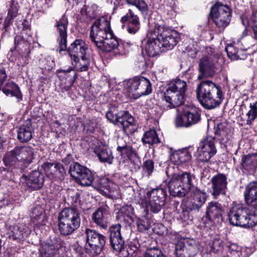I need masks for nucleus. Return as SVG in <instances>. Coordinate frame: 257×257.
<instances>
[{
	"mask_svg": "<svg viewBox=\"0 0 257 257\" xmlns=\"http://www.w3.org/2000/svg\"><path fill=\"white\" fill-rule=\"evenodd\" d=\"M144 257H165L162 251L157 248L148 249L144 255Z\"/></svg>",
	"mask_w": 257,
	"mask_h": 257,
	"instance_id": "obj_53",
	"label": "nucleus"
},
{
	"mask_svg": "<svg viewBox=\"0 0 257 257\" xmlns=\"http://www.w3.org/2000/svg\"><path fill=\"white\" fill-rule=\"evenodd\" d=\"M95 184L96 185L93 186L98 188H104L110 192H114L117 186L108 178L103 177L100 179L96 178Z\"/></svg>",
	"mask_w": 257,
	"mask_h": 257,
	"instance_id": "obj_40",
	"label": "nucleus"
},
{
	"mask_svg": "<svg viewBox=\"0 0 257 257\" xmlns=\"http://www.w3.org/2000/svg\"><path fill=\"white\" fill-rule=\"evenodd\" d=\"M189 192L190 193V209L192 210H199L207 199L206 193L197 187L193 188Z\"/></svg>",
	"mask_w": 257,
	"mask_h": 257,
	"instance_id": "obj_24",
	"label": "nucleus"
},
{
	"mask_svg": "<svg viewBox=\"0 0 257 257\" xmlns=\"http://www.w3.org/2000/svg\"><path fill=\"white\" fill-rule=\"evenodd\" d=\"M27 185L34 190L41 189L44 184V176L39 171H33L28 176H24Z\"/></svg>",
	"mask_w": 257,
	"mask_h": 257,
	"instance_id": "obj_26",
	"label": "nucleus"
},
{
	"mask_svg": "<svg viewBox=\"0 0 257 257\" xmlns=\"http://www.w3.org/2000/svg\"><path fill=\"white\" fill-rule=\"evenodd\" d=\"M228 251L226 253H228L231 257H240L241 255L239 247L234 243L230 244L227 246Z\"/></svg>",
	"mask_w": 257,
	"mask_h": 257,
	"instance_id": "obj_52",
	"label": "nucleus"
},
{
	"mask_svg": "<svg viewBox=\"0 0 257 257\" xmlns=\"http://www.w3.org/2000/svg\"><path fill=\"white\" fill-rule=\"evenodd\" d=\"M210 15L216 27L223 30L231 21V11L227 5L218 2L212 7Z\"/></svg>",
	"mask_w": 257,
	"mask_h": 257,
	"instance_id": "obj_11",
	"label": "nucleus"
},
{
	"mask_svg": "<svg viewBox=\"0 0 257 257\" xmlns=\"http://www.w3.org/2000/svg\"><path fill=\"white\" fill-rule=\"evenodd\" d=\"M68 25V20L65 14L56 22V31L58 34L57 40L59 44V51L67 50L71 60H77L78 58L88 54V48L85 43L81 39H76L67 48Z\"/></svg>",
	"mask_w": 257,
	"mask_h": 257,
	"instance_id": "obj_2",
	"label": "nucleus"
},
{
	"mask_svg": "<svg viewBox=\"0 0 257 257\" xmlns=\"http://www.w3.org/2000/svg\"><path fill=\"white\" fill-rule=\"evenodd\" d=\"M249 107V109L246 113V118L242 119L244 124L247 125H251L252 122L257 117V101L250 103Z\"/></svg>",
	"mask_w": 257,
	"mask_h": 257,
	"instance_id": "obj_43",
	"label": "nucleus"
},
{
	"mask_svg": "<svg viewBox=\"0 0 257 257\" xmlns=\"http://www.w3.org/2000/svg\"><path fill=\"white\" fill-rule=\"evenodd\" d=\"M42 168L45 172L46 176L51 179H58L63 180L66 175V171L63 166L60 163H44Z\"/></svg>",
	"mask_w": 257,
	"mask_h": 257,
	"instance_id": "obj_19",
	"label": "nucleus"
},
{
	"mask_svg": "<svg viewBox=\"0 0 257 257\" xmlns=\"http://www.w3.org/2000/svg\"><path fill=\"white\" fill-rule=\"evenodd\" d=\"M18 3L14 0L10 2V4L8 8V17L14 19L18 15Z\"/></svg>",
	"mask_w": 257,
	"mask_h": 257,
	"instance_id": "obj_48",
	"label": "nucleus"
},
{
	"mask_svg": "<svg viewBox=\"0 0 257 257\" xmlns=\"http://www.w3.org/2000/svg\"><path fill=\"white\" fill-rule=\"evenodd\" d=\"M230 133V127L226 122H222L217 124L215 128V137L221 144H224L228 141V134Z\"/></svg>",
	"mask_w": 257,
	"mask_h": 257,
	"instance_id": "obj_35",
	"label": "nucleus"
},
{
	"mask_svg": "<svg viewBox=\"0 0 257 257\" xmlns=\"http://www.w3.org/2000/svg\"><path fill=\"white\" fill-rule=\"evenodd\" d=\"M209 246L210 252L217 253L222 250L223 247V242L219 236H216L210 242Z\"/></svg>",
	"mask_w": 257,
	"mask_h": 257,
	"instance_id": "obj_45",
	"label": "nucleus"
},
{
	"mask_svg": "<svg viewBox=\"0 0 257 257\" xmlns=\"http://www.w3.org/2000/svg\"><path fill=\"white\" fill-rule=\"evenodd\" d=\"M13 19L10 18L8 16L6 17L5 20L4 21L3 24V30H5V32H7L9 31V28L12 24L13 22Z\"/></svg>",
	"mask_w": 257,
	"mask_h": 257,
	"instance_id": "obj_63",
	"label": "nucleus"
},
{
	"mask_svg": "<svg viewBox=\"0 0 257 257\" xmlns=\"http://www.w3.org/2000/svg\"><path fill=\"white\" fill-rule=\"evenodd\" d=\"M241 20L242 25L243 26H244L245 27H246L248 26H251L250 20L249 21L248 18L246 17H245V16H242L241 17Z\"/></svg>",
	"mask_w": 257,
	"mask_h": 257,
	"instance_id": "obj_64",
	"label": "nucleus"
},
{
	"mask_svg": "<svg viewBox=\"0 0 257 257\" xmlns=\"http://www.w3.org/2000/svg\"><path fill=\"white\" fill-rule=\"evenodd\" d=\"M212 195L217 197L220 194H224L227 188V178L226 175L218 173L213 176L211 180Z\"/></svg>",
	"mask_w": 257,
	"mask_h": 257,
	"instance_id": "obj_23",
	"label": "nucleus"
},
{
	"mask_svg": "<svg viewBox=\"0 0 257 257\" xmlns=\"http://www.w3.org/2000/svg\"><path fill=\"white\" fill-rule=\"evenodd\" d=\"M94 152L98 157L100 162L107 163L109 164H112L113 156L111 151L109 149L104 147H98L95 149Z\"/></svg>",
	"mask_w": 257,
	"mask_h": 257,
	"instance_id": "obj_36",
	"label": "nucleus"
},
{
	"mask_svg": "<svg viewBox=\"0 0 257 257\" xmlns=\"http://www.w3.org/2000/svg\"><path fill=\"white\" fill-rule=\"evenodd\" d=\"M187 83L185 81L180 79L172 80L168 85L164 94V99L168 104L166 109L179 106L185 102Z\"/></svg>",
	"mask_w": 257,
	"mask_h": 257,
	"instance_id": "obj_6",
	"label": "nucleus"
},
{
	"mask_svg": "<svg viewBox=\"0 0 257 257\" xmlns=\"http://www.w3.org/2000/svg\"><path fill=\"white\" fill-rule=\"evenodd\" d=\"M3 161L5 165L8 167L19 168V160L15 153L14 149L8 152L5 155Z\"/></svg>",
	"mask_w": 257,
	"mask_h": 257,
	"instance_id": "obj_37",
	"label": "nucleus"
},
{
	"mask_svg": "<svg viewBox=\"0 0 257 257\" xmlns=\"http://www.w3.org/2000/svg\"><path fill=\"white\" fill-rule=\"evenodd\" d=\"M154 168V163L152 160L149 159L145 161L143 165V170L147 174L148 176H150L153 172Z\"/></svg>",
	"mask_w": 257,
	"mask_h": 257,
	"instance_id": "obj_54",
	"label": "nucleus"
},
{
	"mask_svg": "<svg viewBox=\"0 0 257 257\" xmlns=\"http://www.w3.org/2000/svg\"><path fill=\"white\" fill-rule=\"evenodd\" d=\"M199 68L200 75L198 76V79L199 80L213 76L216 68L212 57L206 56L203 57L200 60Z\"/></svg>",
	"mask_w": 257,
	"mask_h": 257,
	"instance_id": "obj_21",
	"label": "nucleus"
},
{
	"mask_svg": "<svg viewBox=\"0 0 257 257\" xmlns=\"http://www.w3.org/2000/svg\"><path fill=\"white\" fill-rule=\"evenodd\" d=\"M146 50L150 57H155L162 52L172 50L177 44L179 38L174 31L159 26L147 34Z\"/></svg>",
	"mask_w": 257,
	"mask_h": 257,
	"instance_id": "obj_1",
	"label": "nucleus"
},
{
	"mask_svg": "<svg viewBox=\"0 0 257 257\" xmlns=\"http://www.w3.org/2000/svg\"><path fill=\"white\" fill-rule=\"evenodd\" d=\"M116 151L121 157L127 158L132 157L133 155H135L136 152L131 146L126 144L122 145H118Z\"/></svg>",
	"mask_w": 257,
	"mask_h": 257,
	"instance_id": "obj_44",
	"label": "nucleus"
},
{
	"mask_svg": "<svg viewBox=\"0 0 257 257\" xmlns=\"http://www.w3.org/2000/svg\"><path fill=\"white\" fill-rule=\"evenodd\" d=\"M80 214L76 208H65L58 216V227L60 233L68 235L76 230L80 224Z\"/></svg>",
	"mask_w": 257,
	"mask_h": 257,
	"instance_id": "obj_7",
	"label": "nucleus"
},
{
	"mask_svg": "<svg viewBox=\"0 0 257 257\" xmlns=\"http://www.w3.org/2000/svg\"><path fill=\"white\" fill-rule=\"evenodd\" d=\"M247 35L246 29L243 32L241 38L237 40V42H234L233 44L228 45L225 48L228 57L231 60L244 59L245 56L242 53V48L240 46V40L243 36Z\"/></svg>",
	"mask_w": 257,
	"mask_h": 257,
	"instance_id": "obj_28",
	"label": "nucleus"
},
{
	"mask_svg": "<svg viewBox=\"0 0 257 257\" xmlns=\"http://www.w3.org/2000/svg\"><path fill=\"white\" fill-rule=\"evenodd\" d=\"M201 119L200 114L194 109L185 110L183 115L178 114L175 118L177 127H189L198 123Z\"/></svg>",
	"mask_w": 257,
	"mask_h": 257,
	"instance_id": "obj_15",
	"label": "nucleus"
},
{
	"mask_svg": "<svg viewBox=\"0 0 257 257\" xmlns=\"http://www.w3.org/2000/svg\"><path fill=\"white\" fill-rule=\"evenodd\" d=\"M86 167L81 165L78 163L71 164L69 168V173L76 181L78 183L84 172L87 170Z\"/></svg>",
	"mask_w": 257,
	"mask_h": 257,
	"instance_id": "obj_38",
	"label": "nucleus"
},
{
	"mask_svg": "<svg viewBox=\"0 0 257 257\" xmlns=\"http://www.w3.org/2000/svg\"><path fill=\"white\" fill-rule=\"evenodd\" d=\"M116 219L125 226H130L133 222L134 208L131 205H124L115 209Z\"/></svg>",
	"mask_w": 257,
	"mask_h": 257,
	"instance_id": "obj_22",
	"label": "nucleus"
},
{
	"mask_svg": "<svg viewBox=\"0 0 257 257\" xmlns=\"http://www.w3.org/2000/svg\"><path fill=\"white\" fill-rule=\"evenodd\" d=\"M138 229L139 231L144 232L148 230L150 227V222L148 218L144 215L139 217L137 221Z\"/></svg>",
	"mask_w": 257,
	"mask_h": 257,
	"instance_id": "obj_46",
	"label": "nucleus"
},
{
	"mask_svg": "<svg viewBox=\"0 0 257 257\" xmlns=\"http://www.w3.org/2000/svg\"><path fill=\"white\" fill-rule=\"evenodd\" d=\"M31 232V228L29 224L19 223L8 226L7 233L11 239L19 242L27 237Z\"/></svg>",
	"mask_w": 257,
	"mask_h": 257,
	"instance_id": "obj_17",
	"label": "nucleus"
},
{
	"mask_svg": "<svg viewBox=\"0 0 257 257\" xmlns=\"http://www.w3.org/2000/svg\"><path fill=\"white\" fill-rule=\"evenodd\" d=\"M230 223L234 226L250 228L257 224V211L242 204L233 205L228 213Z\"/></svg>",
	"mask_w": 257,
	"mask_h": 257,
	"instance_id": "obj_4",
	"label": "nucleus"
},
{
	"mask_svg": "<svg viewBox=\"0 0 257 257\" xmlns=\"http://www.w3.org/2000/svg\"><path fill=\"white\" fill-rule=\"evenodd\" d=\"M128 95L134 99L150 94L152 92L150 81L143 76H137L126 82Z\"/></svg>",
	"mask_w": 257,
	"mask_h": 257,
	"instance_id": "obj_9",
	"label": "nucleus"
},
{
	"mask_svg": "<svg viewBox=\"0 0 257 257\" xmlns=\"http://www.w3.org/2000/svg\"><path fill=\"white\" fill-rule=\"evenodd\" d=\"M244 196L247 205L257 207V182H250L246 186Z\"/></svg>",
	"mask_w": 257,
	"mask_h": 257,
	"instance_id": "obj_30",
	"label": "nucleus"
},
{
	"mask_svg": "<svg viewBox=\"0 0 257 257\" xmlns=\"http://www.w3.org/2000/svg\"><path fill=\"white\" fill-rule=\"evenodd\" d=\"M35 3L39 11H42L46 8V0H36Z\"/></svg>",
	"mask_w": 257,
	"mask_h": 257,
	"instance_id": "obj_62",
	"label": "nucleus"
},
{
	"mask_svg": "<svg viewBox=\"0 0 257 257\" xmlns=\"http://www.w3.org/2000/svg\"><path fill=\"white\" fill-rule=\"evenodd\" d=\"M250 24L252 29V38L257 40V10L253 11L250 17Z\"/></svg>",
	"mask_w": 257,
	"mask_h": 257,
	"instance_id": "obj_51",
	"label": "nucleus"
},
{
	"mask_svg": "<svg viewBox=\"0 0 257 257\" xmlns=\"http://www.w3.org/2000/svg\"><path fill=\"white\" fill-rule=\"evenodd\" d=\"M85 233L86 235V242L92 248H94L96 253L101 252L105 243L106 237L97 231L87 228Z\"/></svg>",
	"mask_w": 257,
	"mask_h": 257,
	"instance_id": "obj_16",
	"label": "nucleus"
},
{
	"mask_svg": "<svg viewBox=\"0 0 257 257\" xmlns=\"http://www.w3.org/2000/svg\"><path fill=\"white\" fill-rule=\"evenodd\" d=\"M222 206L216 201H211L206 208V217L213 223H218L221 219Z\"/></svg>",
	"mask_w": 257,
	"mask_h": 257,
	"instance_id": "obj_25",
	"label": "nucleus"
},
{
	"mask_svg": "<svg viewBox=\"0 0 257 257\" xmlns=\"http://www.w3.org/2000/svg\"><path fill=\"white\" fill-rule=\"evenodd\" d=\"M189 148H185L182 150L174 151L170 156V160L175 164L187 162L192 158L191 153L189 151Z\"/></svg>",
	"mask_w": 257,
	"mask_h": 257,
	"instance_id": "obj_32",
	"label": "nucleus"
},
{
	"mask_svg": "<svg viewBox=\"0 0 257 257\" xmlns=\"http://www.w3.org/2000/svg\"><path fill=\"white\" fill-rule=\"evenodd\" d=\"M31 218L34 226H40L46 225L47 217L45 213L38 216H36V217H32Z\"/></svg>",
	"mask_w": 257,
	"mask_h": 257,
	"instance_id": "obj_55",
	"label": "nucleus"
},
{
	"mask_svg": "<svg viewBox=\"0 0 257 257\" xmlns=\"http://www.w3.org/2000/svg\"><path fill=\"white\" fill-rule=\"evenodd\" d=\"M198 251V246L193 240H180L175 244L176 257H195Z\"/></svg>",
	"mask_w": 257,
	"mask_h": 257,
	"instance_id": "obj_14",
	"label": "nucleus"
},
{
	"mask_svg": "<svg viewBox=\"0 0 257 257\" xmlns=\"http://www.w3.org/2000/svg\"><path fill=\"white\" fill-rule=\"evenodd\" d=\"M135 6L141 12L142 14L148 12L149 7L145 0H138Z\"/></svg>",
	"mask_w": 257,
	"mask_h": 257,
	"instance_id": "obj_58",
	"label": "nucleus"
},
{
	"mask_svg": "<svg viewBox=\"0 0 257 257\" xmlns=\"http://www.w3.org/2000/svg\"><path fill=\"white\" fill-rule=\"evenodd\" d=\"M129 21H140L138 16L131 9H129L126 15L121 18V22L123 23Z\"/></svg>",
	"mask_w": 257,
	"mask_h": 257,
	"instance_id": "obj_56",
	"label": "nucleus"
},
{
	"mask_svg": "<svg viewBox=\"0 0 257 257\" xmlns=\"http://www.w3.org/2000/svg\"><path fill=\"white\" fill-rule=\"evenodd\" d=\"M97 47L102 51L110 52L117 48L120 50L121 46L112 32L111 37H107Z\"/></svg>",
	"mask_w": 257,
	"mask_h": 257,
	"instance_id": "obj_33",
	"label": "nucleus"
},
{
	"mask_svg": "<svg viewBox=\"0 0 257 257\" xmlns=\"http://www.w3.org/2000/svg\"><path fill=\"white\" fill-rule=\"evenodd\" d=\"M140 27V21H129L126 26V30L130 34H135L139 31Z\"/></svg>",
	"mask_w": 257,
	"mask_h": 257,
	"instance_id": "obj_50",
	"label": "nucleus"
},
{
	"mask_svg": "<svg viewBox=\"0 0 257 257\" xmlns=\"http://www.w3.org/2000/svg\"><path fill=\"white\" fill-rule=\"evenodd\" d=\"M106 117L110 122L122 129L125 133L133 134L136 131L135 120L128 111L116 112L114 107H111L106 113Z\"/></svg>",
	"mask_w": 257,
	"mask_h": 257,
	"instance_id": "obj_8",
	"label": "nucleus"
},
{
	"mask_svg": "<svg viewBox=\"0 0 257 257\" xmlns=\"http://www.w3.org/2000/svg\"><path fill=\"white\" fill-rule=\"evenodd\" d=\"M45 214L44 210L43 208H42L40 206H37L34 208H32L31 212V217H36V216L42 215Z\"/></svg>",
	"mask_w": 257,
	"mask_h": 257,
	"instance_id": "obj_59",
	"label": "nucleus"
},
{
	"mask_svg": "<svg viewBox=\"0 0 257 257\" xmlns=\"http://www.w3.org/2000/svg\"><path fill=\"white\" fill-rule=\"evenodd\" d=\"M34 132L31 122H26L17 130V138L21 143H27L32 139Z\"/></svg>",
	"mask_w": 257,
	"mask_h": 257,
	"instance_id": "obj_31",
	"label": "nucleus"
},
{
	"mask_svg": "<svg viewBox=\"0 0 257 257\" xmlns=\"http://www.w3.org/2000/svg\"><path fill=\"white\" fill-rule=\"evenodd\" d=\"M112 30L107 18L102 17L97 19L91 27L90 38L97 47L107 37H111Z\"/></svg>",
	"mask_w": 257,
	"mask_h": 257,
	"instance_id": "obj_10",
	"label": "nucleus"
},
{
	"mask_svg": "<svg viewBox=\"0 0 257 257\" xmlns=\"http://www.w3.org/2000/svg\"><path fill=\"white\" fill-rule=\"evenodd\" d=\"M2 91L7 96H11L17 98L18 101H21L23 95L19 86L12 81L7 82L2 87Z\"/></svg>",
	"mask_w": 257,
	"mask_h": 257,
	"instance_id": "obj_34",
	"label": "nucleus"
},
{
	"mask_svg": "<svg viewBox=\"0 0 257 257\" xmlns=\"http://www.w3.org/2000/svg\"><path fill=\"white\" fill-rule=\"evenodd\" d=\"M53 248H54V247L52 246L51 244H43L39 249L41 256L51 257L55 255V253Z\"/></svg>",
	"mask_w": 257,
	"mask_h": 257,
	"instance_id": "obj_47",
	"label": "nucleus"
},
{
	"mask_svg": "<svg viewBox=\"0 0 257 257\" xmlns=\"http://www.w3.org/2000/svg\"><path fill=\"white\" fill-rule=\"evenodd\" d=\"M95 180V173H93L90 170L88 169L84 172L78 183L82 186H96Z\"/></svg>",
	"mask_w": 257,
	"mask_h": 257,
	"instance_id": "obj_42",
	"label": "nucleus"
},
{
	"mask_svg": "<svg viewBox=\"0 0 257 257\" xmlns=\"http://www.w3.org/2000/svg\"><path fill=\"white\" fill-rule=\"evenodd\" d=\"M195 176L188 172L175 173L168 183L170 194L173 197H183L195 188Z\"/></svg>",
	"mask_w": 257,
	"mask_h": 257,
	"instance_id": "obj_5",
	"label": "nucleus"
},
{
	"mask_svg": "<svg viewBox=\"0 0 257 257\" xmlns=\"http://www.w3.org/2000/svg\"><path fill=\"white\" fill-rule=\"evenodd\" d=\"M142 141L143 144L150 145H153L160 143L157 133L154 129H151L146 132L142 138Z\"/></svg>",
	"mask_w": 257,
	"mask_h": 257,
	"instance_id": "obj_39",
	"label": "nucleus"
},
{
	"mask_svg": "<svg viewBox=\"0 0 257 257\" xmlns=\"http://www.w3.org/2000/svg\"><path fill=\"white\" fill-rule=\"evenodd\" d=\"M120 230V223L113 225L109 228L110 244L117 252L121 251L124 245V240L121 235Z\"/></svg>",
	"mask_w": 257,
	"mask_h": 257,
	"instance_id": "obj_18",
	"label": "nucleus"
},
{
	"mask_svg": "<svg viewBox=\"0 0 257 257\" xmlns=\"http://www.w3.org/2000/svg\"><path fill=\"white\" fill-rule=\"evenodd\" d=\"M81 15L86 16L87 18L93 19L96 16L95 7L94 6H84L80 10Z\"/></svg>",
	"mask_w": 257,
	"mask_h": 257,
	"instance_id": "obj_49",
	"label": "nucleus"
},
{
	"mask_svg": "<svg viewBox=\"0 0 257 257\" xmlns=\"http://www.w3.org/2000/svg\"><path fill=\"white\" fill-rule=\"evenodd\" d=\"M110 215V208L106 204L99 206L93 213L92 219L93 221L100 227L105 229L107 226L108 219Z\"/></svg>",
	"mask_w": 257,
	"mask_h": 257,
	"instance_id": "obj_20",
	"label": "nucleus"
},
{
	"mask_svg": "<svg viewBox=\"0 0 257 257\" xmlns=\"http://www.w3.org/2000/svg\"><path fill=\"white\" fill-rule=\"evenodd\" d=\"M215 143V137H206L201 141L197 148V160L202 162H208L217 153Z\"/></svg>",
	"mask_w": 257,
	"mask_h": 257,
	"instance_id": "obj_12",
	"label": "nucleus"
},
{
	"mask_svg": "<svg viewBox=\"0 0 257 257\" xmlns=\"http://www.w3.org/2000/svg\"><path fill=\"white\" fill-rule=\"evenodd\" d=\"M167 192L163 188H158L147 193L148 208L153 213H158L165 204Z\"/></svg>",
	"mask_w": 257,
	"mask_h": 257,
	"instance_id": "obj_13",
	"label": "nucleus"
},
{
	"mask_svg": "<svg viewBox=\"0 0 257 257\" xmlns=\"http://www.w3.org/2000/svg\"><path fill=\"white\" fill-rule=\"evenodd\" d=\"M128 159L130 160L131 163L134 165L135 170H137L140 169L141 166V159L137 152L135 153V155H133L132 157H130Z\"/></svg>",
	"mask_w": 257,
	"mask_h": 257,
	"instance_id": "obj_57",
	"label": "nucleus"
},
{
	"mask_svg": "<svg viewBox=\"0 0 257 257\" xmlns=\"http://www.w3.org/2000/svg\"><path fill=\"white\" fill-rule=\"evenodd\" d=\"M76 59L72 60V64L75 65L76 69L81 72L87 71L90 65L89 55L88 54L83 55L82 57H80Z\"/></svg>",
	"mask_w": 257,
	"mask_h": 257,
	"instance_id": "obj_41",
	"label": "nucleus"
},
{
	"mask_svg": "<svg viewBox=\"0 0 257 257\" xmlns=\"http://www.w3.org/2000/svg\"><path fill=\"white\" fill-rule=\"evenodd\" d=\"M63 244V242L60 239L57 240L54 243L51 244L54 247L53 249L55 254L59 253V250L62 249Z\"/></svg>",
	"mask_w": 257,
	"mask_h": 257,
	"instance_id": "obj_60",
	"label": "nucleus"
},
{
	"mask_svg": "<svg viewBox=\"0 0 257 257\" xmlns=\"http://www.w3.org/2000/svg\"><path fill=\"white\" fill-rule=\"evenodd\" d=\"M85 253L86 254H83V256L82 257H97L100 253V252L96 253L94 248L91 247L90 248H86Z\"/></svg>",
	"mask_w": 257,
	"mask_h": 257,
	"instance_id": "obj_61",
	"label": "nucleus"
},
{
	"mask_svg": "<svg viewBox=\"0 0 257 257\" xmlns=\"http://www.w3.org/2000/svg\"><path fill=\"white\" fill-rule=\"evenodd\" d=\"M14 151L20 163L23 162L25 167L30 164L32 161L34 149L30 146H17Z\"/></svg>",
	"mask_w": 257,
	"mask_h": 257,
	"instance_id": "obj_27",
	"label": "nucleus"
},
{
	"mask_svg": "<svg viewBox=\"0 0 257 257\" xmlns=\"http://www.w3.org/2000/svg\"><path fill=\"white\" fill-rule=\"evenodd\" d=\"M196 95L201 105L207 109L220 105L224 99L221 87L211 81H203L197 86Z\"/></svg>",
	"mask_w": 257,
	"mask_h": 257,
	"instance_id": "obj_3",
	"label": "nucleus"
},
{
	"mask_svg": "<svg viewBox=\"0 0 257 257\" xmlns=\"http://www.w3.org/2000/svg\"><path fill=\"white\" fill-rule=\"evenodd\" d=\"M241 165L243 172L250 174L255 172L257 169V153L242 156Z\"/></svg>",
	"mask_w": 257,
	"mask_h": 257,
	"instance_id": "obj_29",
	"label": "nucleus"
}]
</instances>
